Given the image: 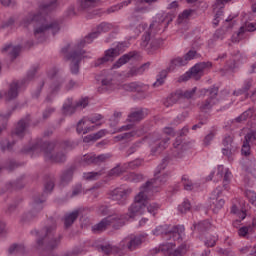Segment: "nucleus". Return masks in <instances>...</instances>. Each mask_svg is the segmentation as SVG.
Segmentation results:
<instances>
[{
    "label": "nucleus",
    "mask_w": 256,
    "mask_h": 256,
    "mask_svg": "<svg viewBox=\"0 0 256 256\" xmlns=\"http://www.w3.org/2000/svg\"><path fill=\"white\" fill-rule=\"evenodd\" d=\"M59 7V2L57 0H44L40 6V12L35 14H29L22 20L23 27H29V25H34V37L37 39L38 43H43L45 41V33L52 31L53 35L59 33L61 27L58 21H53L47 24V19L43 16V13H51Z\"/></svg>",
    "instance_id": "obj_1"
},
{
    "label": "nucleus",
    "mask_w": 256,
    "mask_h": 256,
    "mask_svg": "<svg viewBox=\"0 0 256 256\" xmlns=\"http://www.w3.org/2000/svg\"><path fill=\"white\" fill-rule=\"evenodd\" d=\"M75 144L71 141L55 142H36L30 147H24L22 153H40L43 151L46 161L51 163H65L67 161V151L74 149Z\"/></svg>",
    "instance_id": "obj_2"
},
{
    "label": "nucleus",
    "mask_w": 256,
    "mask_h": 256,
    "mask_svg": "<svg viewBox=\"0 0 256 256\" xmlns=\"http://www.w3.org/2000/svg\"><path fill=\"white\" fill-rule=\"evenodd\" d=\"M94 39H97V32H92L88 36L85 37L84 40H80L76 45L71 46V44H67L64 48H62V53L64 54V58L66 61H70L72 65H79L85 57V47L86 43H91Z\"/></svg>",
    "instance_id": "obj_3"
},
{
    "label": "nucleus",
    "mask_w": 256,
    "mask_h": 256,
    "mask_svg": "<svg viewBox=\"0 0 256 256\" xmlns=\"http://www.w3.org/2000/svg\"><path fill=\"white\" fill-rule=\"evenodd\" d=\"M57 225L46 226L41 230V237L37 240L39 248L44 247L46 251L57 249L61 243V236L57 234Z\"/></svg>",
    "instance_id": "obj_4"
},
{
    "label": "nucleus",
    "mask_w": 256,
    "mask_h": 256,
    "mask_svg": "<svg viewBox=\"0 0 256 256\" xmlns=\"http://www.w3.org/2000/svg\"><path fill=\"white\" fill-rule=\"evenodd\" d=\"M170 160L171 159L169 158V156L164 157L154 172V178L147 181L145 184H143L141 189H144L145 191H149V189H157V187H161V185H165L171 174L169 172L163 173V171L167 169V165H169Z\"/></svg>",
    "instance_id": "obj_5"
},
{
    "label": "nucleus",
    "mask_w": 256,
    "mask_h": 256,
    "mask_svg": "<svg viewBox=\"0 0 256 256\" xmlns=\"http://www.w3.org/2000/svg\"><path fill=\"white\" fill-rule=\"evenodd\" d=\"M145 209H147V191L143 189V191H140L138 195L135 196L134 203L129 206L127 215L130 219H133V217H137V215H143Z\"/></svg>",
    "instance_id": "obj_6"
},
{
    "label": "nucleus",
    "mask_w": 256,
    "mask_h": 256,
    "mask_svg": "<svg viewBox=\"0 0 256 256\" xmlns=\"http://www.w3.org/2000/svg\"><path fill=\"white\" fill-rule=\"evenodd\" d=\"M113 227L115 230H119L121 227L125 226V215L123 214H113L103 218L97 224V231L101 233L103 231H107L109 227Z\"/></svg>",
    "instance_id": "obj_7"
},
{
    "label": "nucleus",
    "mask_w": 256,
    "mask_h": 256,
    "mask_svg": "<svg viewBox=\"0 0 256 256\" xmlns=\"http://www.w3.org/2000/svg\"><path fill=\"white\" fill-rule=\"evenodd\" d=\"M201 95H204V99L199 104V109L202 113H207L211 111L213 107L217 104V95L219 94V87L213 86L212 88L202 89L200 91Z\"/></svg>",
    "instance_id": "obj_8"
},
{
    "label": "nucleus",
    "mask_w": 256,
    "mask_h": 256,
    "mask_svg": "<svg viewBox=\"0 0 256 256\" xmlns=\"http://www.w3.org/2000/svg\"><path fill=\"white\" fill-rule=\"evenodd\" d=\"M133 193V189L131 188H115L108 192V197L111 201H116L117 205L125 206L127 205V199H129V195Z\"/></svg>",
    "instance_id": "obj_9"
},
{
    "label": "nucleus",
    "mask_w": 256,
    "mask_h": 256,
    "mask_svg": "<svg viewBox=\"0 0 256 256\" xmlns=\"http://www.w3.org/2000/svg\"><path fill=\"white\" fill-rule=\"evenodd\" d=\"M161 43H163L161 38H155V35L151 34V32H146L142 36L141 47L149 53H153V51H157L161 47Z\"/></svg>",
    "instance_id": "obj_10"
},
{
    "label": "nucleus",
    "mask_w": 256,
    "mask_h": 256,
    "mask_svg": "<svg viewBox=\"0 0 256 256\" xmlns=\"http://www.w3.org/2000/svg\"><path fill=\"white\" fill-rule=\"evenodd\" d=\"M153 235H165L175 241L181 237V227L173 226L172 228H169L167 224L160 225L153 230Z\"/></svg>",
    "instance_id": "obj_11"
},
{
    "label": "nucleus",
    "mask_w": 256,
    "mask_h": 256,
    "mask_svg": "<svg viewBox=\"0 0 256 256\" xmlns=\"http://www.w3.org/2000/svg\"><path fill=\"white\" fill-rule=\"evenodd\" d=\"M173 21V17L166 15L162 17L159 21L154 20L149 27V30L146 33H150V35H156V33H163L167 27H169V23Z\"/></svg>",
    "instance_id": "obj_12"
},
{
    "label": "nucleus",
    "mask_w": 256,
    "mask_h": 256,
    "mask_svg": "<svg viewBox=\"0 0 256 256\" xmlns=\"http://www.w3.org/2000/svg\"><path fill=\"white\" fill-rule=\"evenodd\" d=\"M41 203H45V197L43 195H42V198L39 196L34 197L32 210L30 212L24 214L22 216L21 221L23 223L33 221V219H35V217H37V214L39 213V211L43 210V205H41Z\"/></svg>",
    "instance_id": "obj_13"
},
{
    "label": "nucleus",
    "mask_w": 256,
    "mask_h": 256,
    "mask_svg": "<svg viewBox=\"0 0 256 256\" xmlns=\"http://www.w3.org/2000/svg\"><path fill=\"white\" fill-rule=\"evenodd\" d=\"M78 11H84L87 13L86 17L88 19H94L95 8L97 7V0H77Z\"/></svg>",
    "instance_id": "obj_14"
},
{
    "label": "nucleus",
    "mask_w": 256,
    "mask_h": 256,
    "mask_svg": "<svg viewBox=\"0 0 256 256\" xmlns=\"http://www.w3.org/2000/svg\"><path fill=\"white\" fill-rule=\"evenodd\" d=\"M205 67L207 66L194 65L192 68H190L189 71L178 78V83H185V81H189L191 77L196 79V81L201 79L203 71H205Z\"/></svg>",
    "instance_id": "obj_15"
},
{
    "label": "nucleus",
    "mask_w": 256,
    "mask_h": 256,
    "mask_svg": "<svg viewBox=\"0 0 256 256\" xmlns=\"http://www.w3.org/2000/svg\"><path fill=\"white\" fill-rule=\"evenodd\" d=\"M152 139H153L154 143H156L155 146H153L151 149L152 155H159L163 151H165V149H167V145H169V141H170L169 137H163L159 133H156Z\"/></svg>",
    "instance_id": "obj_16"
},
{
    "label": "nucleus",
    "mask_w": 256,
    "mask_h": 256,
    "mask_svg": "<svg viewBox=\"0 0 256 256\" xmlns=\"http://www.w3.org/2000/svg\"><path fill=\"white\" fill-rule=\"evenodd\" d=\"M29 125H31V115L28 114L18 121L14 131H12V135L19 137L20 139H23V137H25V132L27 131Z\"/></svg>",
    "instance_id": "obj_17"
},
{
    "label": "nucleus",
    "mask_w": 256,
    "mask_h": 256,
    "mask_svg": "<svg viewBox=\"0 0 256 256\" xmlns=\"http://www.w3.org/2000/svg\"><path fill=\"white\" fill-rule=\"evenodd\" d=\"M26 87L25 85L21 86V80H14L9 85V89L7 92H4L5 101H13V99H17L19 96V89H23Z\"/></svg>",
    "instance_id": "obj_18"
},
{
    "label": "nucleus",
    "mask_w": 256,
    "mask_h": 256,
    "mask_svg": "<svg viewBox=\"0 0 256 256\" xmlns=\"http://www.w3.org/2000/svg\"><path fill=\"white\" fill-rule=\"evenodd\" d=\"M222 145L225 147L222 149L223 155L228 157V159L231 161V159H233V155L235 154V150L237 149L235 146H233V138L231 135H226L224 137Z\"/></svg>",
    "instance_id": "obj_19"
},
{
    "label": "nucleus",
    "mask_w": 256,
    "mask_h": 256,
    "mask_svg": "<svg viewBox=\"0 0 256 256\" xmlns=\"http://www.w3.org/2000/svg\"><path fill=\"white\" fill-rule=\"evenodd\" d=\"M199 53H197V50H190L188 51L184 57H176L171 60V65H187L189 61H193V59H198Z\"/></svg>",
    "instance_id": "obj_20"
},
{
    "label": "nucleus",
    "mask_w": 256,
    "mask_h": 256,
    "mask_svg": "<svg viewBox=\"0 0 256 256\" xmlns=\"http://www.w3.org/2000/svg\"><path fill=\"white\" fill-rule=\"evenodd\" d=\"M173 149H172V156H174L176 159H181L183 157V154L185 153V144H183V139H181V136H178L173 143Z\"/></svg>",
    "instance_id": "obj_21"
},
{
    "label": "nucleus",
    "mask_w": 256,
    "mask_h": 256,
    "mask_svg": "<svg viewBox=\"0 0 256 256\" xmlns=\"http://www.w3.org/2000/svg\"><path fill=\"white\" fill-rule=\"evenodd\" d=\"M101 87L98 88L99 93H105L107 91H113L115 89V83H113V75L108 74L101 79Z\"/></svg>",
    "instance_id": "obj_22"
},
{
    "label": "nucleus",
    "mask_w": 256,
    "mask_h": 256,
    "mask_svg": "<svg viewBox=\"0 0 256 256\" xmlns=\"http://www.w3.org/2000/svg\"><path fill=\"white\" fill-rule=\"evenodd\" d=\"M21 49L22 47L20 45L13 46L11 44H8L2 48V53H4V55H8L11 61L13 62L15 61L16 57H19V54L21 53Z\"/></svg>",
    "instance_id": "obj_23"
},
{
    "label": "nucleus",
    "mask_w": 256,
    "mask_h": 256,
    "mask_svg": "<svg viewBox=\"0 0 256 256\" xmlns=\"http://www.w3.org/2000/svg\"><path fill=\"white\" fill-rule=\"evenodd\" d=\"M48 77L50 79H57L58 84H54V87L52 88V93H55V91H59L61 88V84L65 83V78L61 76L59 73V70L56 67H53L49 72H48Z\"/></svg>",
    "instance_id": "obj_24"
},
{
    "label": "nucleus",
    "mask_w": 256,
    "mask_h": 256,
    "mask_svg": "<svg viewBox=\"0 0 256 256\" xmlns=\"http://www.w3.org/2000/svg\"><path fill=\"white\" fill-rule=\"evenodd\" d=\"M141 59V54L137 52H129L128 54H124L121 56L117 62L116 65H125L131 61V63H135V61H139Z\"/></svg>",
    "instance_id": "obj_25"
},
{
    "label": "nucleus",
    "mask_w": 256,
    "mask_h": 256,
    "mask_svg": "<svg viewBox=\"0 0 256 256\" xmlns=\"http://www.w3.org/2000/svg\"><path fill=\"white\" fill-rule=\"evenodd\" d=\"M247 31L248 32L256 31V24L248 23V24H245L244 26H241L239 31L237 32L236 36L234 35L232 37L233 43H239V41H241V39H242L243 33L247 32Z\"/></svg>",
    "instance_id": "obj_26"
},
{
    "label": "nucleus",
    "mask_w": 256,
    "mask_h": 256,
    "mask_svg": "<svg viewBox=\"0 0 256 256\" xmlns=\"http://www.w3.org/2000/svg\"><path fill=\"white\" fill-rule=\"evenodd\" d=\"M253 87V79L248 78L244 80L242 88L235 90L233 92V95L239 96V95H246V97H249V89Z\"/></svg>",
    "instance_id": "obj_27"
},
{
    "label": "nucleus",
    "mask_w": 256,
    "mask_h": 256,
    "mask_svg": "<svg viewBox=\"0 0 256 256\" xmlns=\"http://www.w3.org/2000/svg\"><path fill=\"white\" fill-rule=\"evenodd\" d=\"M121 53L119 52V46L116 48H110L105 51L104 56L101 58L102 63H107L109 61H113L115 57H119Z\"/></svg>",
    "instance_id": "obj_28"
},
{
    "label": "nucleus",
    "mask_w": 256,
    "mask_h": 256,
    "mask_svg": "<svg viewBox=\"0 0 256 256\" xmlns=\"http://www.w3.org/2000/svg\"><path fill=\"white\" fill-rule=\"evenodd\" d=\"M79 217V210H74L71 213H67L64 215V227L65 229H69V227H71V225H73V223H75V221H77Z\"/></svg>",
    "instance_id": "obj_29"
},
{
    "label": "nucleus",
    "mask_w": 256,
    "mask_h": 256,
    "mask_svg": "<svg viewBox=\"0 0 256 256\" xmlns=\"http://www.w3.org/2000/svg\"><path fill=\"white\" fill-rule=\"evenodd\" d=\"M171 71V67L161 70L157 76L156 81L152 84V87H161V85H165V79H167V75Z\"/></svg>",
    "instance_id": "obj_30"
},
{
    "label": "nucleus",
    "mask_w": 256,
    "mask_h": 256,
    "mask_svg": "<svg viewBox=\"0 0 256 256\" xmlns=\"http://www.w3.org/2000/svg\"><path fill=\"white\" fill-rule=\"evenodd\" d=\"M127 243L128 251H135V249H137V247H139L141 243H143V237L130 235L128 236Z\"/></svg>",
    "instance_id": "obj_31"
},
{
    "label": "nucleus",
    "mask_w": 256,
    "mask_h": 256,
    "mask_svg": "<svg viewBox=\"0 0 256 256\" xmlns=\"http://www.w3.org/2000/svg\"><path fill=\"white\" fill-rule=\"evenodd\" d=\"M142 119H145V112L143 111V108H140L138 110L132 111L128 115L127 121L130 123H138L139 121H142Z\"/></svg>",
    "instance_id": "obj_32"
},
{
    "label": "nucleus",
    "mask_w": 256,
    "mask_h": 256,
    "mask_svg": "<svg viewBox=\"0 0 256 256\" xmlns=\"http://www.w3.org/2000/svg\"><path fill=\"white\" fill-rule=\"evenodd\" d=\"M75 173V167H69L68 169L64 170L61 175V183L62 185H67L73 181V174Z\"/></svg>",
    "instance_id": "obj_33"
},
{
    "label": "nucleus",
    "mask_w": 256,
    "mask_h": 256,
    "mask_svg": "<svg viewBox=\"0 0 256 256\" xmlns=\"http://www.w3.org/2000/svg\"><path fill=\"white\" fill-rule=\"evenodd\" d=\"M37 71H39V67H33L32 69H30L27 72L26 77L20 80V86L24 85L25 87H27V85L31 83L33 79H35V75H37Z\"/></svg>",
    "instance_id": "obj_34"
},
{
    "label": "nucleus",
    "mask_w": 256,
    "mask_h": 256,
    "mask_svg": "<svg viewBox=\"0 0 256 256\" xmlns=\"http://www.w3.org/2000/svg\"><path fill=\"white\" fill-rule=\"evenodd\" d=\"M97 251L98 253H103L104 255H110L115 252V246H112L109 243L98 244Z\"/></svg>",
    "instance_id": "obj_35"
},
{
    "label": "nucleus",
    "mask_w": 256,
    "mask_h": 256,
    "mask_svg": "<svg viewBox=\"0 0 256 256\" xmlns=\"http://www.w3.org/2000/svg\"><path fill=\"white\" fill-rule=\"evenodd\" d=\"M93 163H97V156L95 154H85L80 160V165H82V167L93 165Z\"/></svg>",
    "instance_id": "obj_36"
},
{
    "label": "nucleus",
    "mask_w": 256,
    "mask_h": 256,
    "mask_svg": "<svg viewBox=\"0 0 256 256\" xmlns=\"http://www.w3.org/2000/svg\"><path fill=\"white\" fill-rule=\"evenodd\" d=\"M146 66H133L128 73L123 74L124 77H135L137 75H143L145 73Z\"/></svg>",
    "instance_id": "obj_37"
},
{
    "label": "nucleus",
    "mask_w": 256,
    "mask_h": 256,
    "mask_svg": "<svg viewBox=\"0 0 256 256\" xmlns=\"http://www.w3.org/2000/svg\"><path fill=\"white\" fill-rule=\"evenodd\" d=\"M125 167V164L121 167V164H117L116 167L112 168L108 174H107V178L108 179H114L115 177H119L123 171H125L126 168Z\"/></svg>",
    "instance_id": "obj_38"
},
{
    "label": "nucleus",
    "mask_w": 256,
    "mask_h": 256,
    "mask_svg": "<svg viewBox=\"0 0 256 256\" xmlns=\"http://www.w3.org/2000/svg\"><path fill=\"white\" fill-rule=\"evenodd\" d=\"M8 252L10 255H23L25 253V245L23 244H13L9 247Z\"/></svg>",
    "instance_id": "obj_39"
},
{
    "label": "nucleus",
    "mask_w": 256,
    "mask_h": 256,
    "mask_svg": "<svg viewBox=\"0 0 256 256\" xmlns=\"http://www.w3.org/2000/svg\"><path fill=\"white\" fill-rule=\"evenodd\" d=\"M212 211L213 213H219V210L225 206V199L223 198H212Z\"/></svg>",
    "instance_id": "obj_40"
},
{
    "label": "nucleus",
    "mask_w": 256,
    "mask_h": 256,
    "mask_svg": "<svg viewBox=\"0 0 256 256\" xmlns=\"http://www.w3.org/2000/svg\"><path fill=\"white\" fill-rule=\"evenodd\" d=\"M125 180L130 183H139L143 180V174H137L135 172H130L125 176Z\"/></svg>",
    "instance_id": "obj_41"
},
{
    "label": "nucleus",
    "mask_w": 256,
    "mask_h": 256,
    "mask_svg": "<svg viewBox=\"0 0 256 256\" xmlns=\"http://www.w3.org/2000/svg\"><path fill=\"white\" fill-rule=\"evenodd\" d=\"M75 111H77V107L73 105L72 102H69L68 104L66 103L62 107V113L63 115H66V116L73 115Z\"/></svg>",
    "instance_id": "obj_42"
},
{
    "label": "nucleus",
    "mask_w": 256,
    "mask_h": 256,
    "mask_svg": "<svg viewBox=\"0 0 256 256\" xmlns=\"http://www.w3.org/2000/svg\"><path fill=\"white\" fill-rule=\"evenodd\" d=\"M195 229H197V231H200L201 233L205 232V231H209V229H211V222H209V220H204L199 222L198 224L194 225Z\"/></svg>",
    "instance_id": "obj_43"
},
{
    "label": "nucleus",
    "mask_w": 256,
    "mask_h": 256,
    "mask_svg": "<svg viewBox=\"0 0 256 256\" xmlns=\"http://www.w3.org/2000/svg\"><path fill=\"white\" fill-rule=\"evenodd\" d=\"M247 173H249L252 177H256V159L251 158L247 167H246Z\"/></svg>",
    "instance_id": "obj_44"
},
{
    "label": "nucleus",
    "mask_w": 256,
    "mask_h": 256,
    "mask_svg": "<svg viewBox=\"0 0 256 256\" xmlns=\"http://www.w3.org/2000/svg\"><path fill=\"white\" fill-rule=\"evenodd\" d=\"M181 183L185 191H193V181H191L187 175L182 176Z\"/></svg>",
    "instance_id": "obj_45"
},
{
    "label": "nucleus",
    "mask_w": 256,
    "mask_h": 256,
    "mask_svg": "<svg viewBox=\"0 0 256 256\" xmlns=\"http://www.w3.org/2000/svg\"><path fill=\"white\" fill-rule=\"evenodd\" d=\"M146 208L148 213H150L151 215H153L155 217V215H157V211H159V209H161V205L153 202L148 204V202H146Z\"/></svg>",
    "instance_id": "obj_46"
},
{
    "label": "nucleus",
    "mask_w": 256,
    "mask_h": 256,
    "mask_svg": "<svg viewBox=\"0 0 256 256\" xmlns=\"http://www.w3.org/2000/svg\"><path fill=\"white\" fill-rule=\"evenodd\" d=\"M89 123H91L92 125H95V123H97V119L88 120V121L80 120L76 128L77 133H84L85 129H83V125H89Z\"/></svg>",
    "instance_id": "obj_47"
},
{
    "label": "nucleus",
    "mask_w": 256,
    "mask_h": 256,
    "mask_svg": "<svg viewBox=\"0 0 256 256\" xmlns=\"http://www.w3.org/2000/svg\"><path fill=\"white\" fill-rule=\"evenodd\" d=\"M142 165H143V160L136 159L127 164H124V169H138V167H141Z\"/></svg>",
    "instance_id": "obj_48"
},
{
    "label": "nucleus",
    "mask_w": 256,
    "mask_h": 256,
    "mask_svg": "<svg viewBox=\"0 0 256 256\" xmlns=\"http://www.w3.org/2000/svg\"><path fill=\"white\" fill-rule=\"evenodd\" d=\"M244 139L251 143V145H256V129L250 130L245 136Z\"/></svg>",
    "instance_id": "obj_49"
},
{
    "label": "nucleus",
    "mask_w": 256,
    "mask_h": 256,
    "mask_svg": "<svg viewBox=\"0 0 256 256\" xmlns=\"http://www.w3.org/2000/svg\"><path fill=\"white\" fill-rule=\"evenodd\" d=\"M129 241V236L124 238L117 246H115V253H119L120 251H125V249H129V244L127 243Z\"/></svg>",
    "instance_id": "obj_50"
},
{
    "label": "nucleus",
    "mask_w": 256,
    "mask_h": 256,
    "mask_svg": "<svg viewBox=\"0 0 256 256\" xmlns=\"http://www.w3.org/2000/svg\"><path fill=\"white\" fill-rule=\"evenodd\" d=\"M56 110L57 109L53 106L46 107V109L42 112V119L47 121V119H49V117H51V115L55 113Z\"/></svg>",
    "instance_id": "obj_51"
},
{
    "label": "nucleus",
    "mask_w": 256,
    "mask_h": 256,
    "mask_svg": "<svg viewBox=\"0 0 256 256\" xmlns=\"http://www.w3.org/2000/svg\"><path fill=\"white\" fill-rule=\"evenodd\" d=\"M179 97H180L179 93L168 97L164 102L165 107H171L172 105H175V103L179 101Z\"/></svg>",
    "instance_id": "obj_52"
},
{
    "label": "nucleus",
    "mask_w": 256,
    "mask_h": 256,
    "mask_svg": "<svg viewBox=\"0 0 256 256\" xmlns=\"http://www.w3.org/2000/svg\"><path fill=\"white\" fill-rule=\"evenodd\" d=\"M241 153L242 155H245V157H249V155H251V144L246 139H244Z\"/></svg>",
    "instance_id": "obj_53"
},
{
    "label": "nucleus",
    "mask_w": 256,
    "mask_h": 256,
    "mask_svg": "<svg viewBox=\"0 0 256 256\" xmlns=\"http://www.w3.org/2000/svg\"><path fill=\"white\" fill-rule=\"evenodd\" d=\"M178 211L181 213H187V211H191V202H189V200H184L183 203L178 206Z\"/></svg>",
    "instance_id": "obj_54"
},
{
    "label": "nucleus",
    "mask_w": 256,
    "mask_h": 256,
    "mask_svg": "<svg viewBox=\"0 0 256 256\" xmlns=\"http://www.w3.org/2000/svg\"><path fill=\"white\" fill-rule=\"evenodd\" d=\"M107 31H111V24L102 22L98 25L97 33H107Z\"/></svg>",
    "instance_id": "obj_55"
},
{
    "label": "nucleus",
    "mask_w": 256,
    "mask_h": 256,
    "mask_svg": "<svg viewBox=\"0 0 256 256\" xmlns=\"http://www.w3.org/2000/svg\"><path fill=\"white\" fill-rule=\"evenodd\" d=\"M87 105H89V98L85 97V98H81L80 100H78L75 104L76 109H85V107H87Z\"/></svg>",
    "instance_id": "obj_56"
},
{
    "label": "nucleus",
    "mask_w": 256,
    "mask_h": 256,
    "mask_svg": "<svg viewBox=\"0 0 256 256\" xmlns=\"http://www.w3.org/2000/svg\"><path fill=\"white\" fill-rule=\"evenodd\" d=\"M194 13H195V10H192V9L184 10L181 14H179L178 19L179 21L189 19V17H191Z\"/></svg>",
    "instance_id": "obj_57"
},
{
    "label": "nucleus",
    "mask_w": 256,
    "mask_h": 256,
    "mask_svg": "<svg viewBox=\"0 0 256 256\" xmlns=\"http://www.w3.org/2000/svg\"><path fill=\"white\" fill-rule=\"evenodd\" d=\"M196 92L197 88L194 87L191 90H186L184 93H178V95H180V97H184V99H192Z\"/></svg>",
    "instance_id": "obj_58"
},
{
    "label": "nucleus",
    "mask_w": 256,
    "mask_h": 256,
    "mask_svg": "<svg viewBox=\"0 0 256 256\" xmlns=\"http://www.w3.org/2000/svg\"><path fill=\"white\" fill-rule=\"evenodd\" d=\"M135 87H137V82L123 84L120 86V89H123V91L134 92Z\"/></svg>",
    "instance_id": "obj_59"
},
{
    "label": "nucleus",
    "mask_w": 256,
    "mask_h": 256,
    "mask_svg": "<svg viewBox=\"0 0 256 256\" xmlns=\"http://www.w3.org/2000/svg\"><path fill=\"white\" fill-rule=\"evenodd\" d=\"M8 189H23L24 184L23 181L21 179L16 180L13 183H9L7 185Z\"/></svg>",
    "instance_id": "obj_60"
},
{
    "label": "nucleus",
    "mask_w": 256,
    "mask_h": 256,
    "mask_svg": "<svg viewBox=\"0 0 256 256\" xmlns=\"http://www.w3.org/2000/svg\"><path fill=\"white\" fill-rule=\"evenodd\" d=\"M215 131H211L208 135L205 136L203 144L205 147H209L211 145V141L215 138Z\"/></svg>",
    "instance_id": "obj_61"
},
{
    "label": "nucleus",
    "mask_w": 256,
    "mask_h": 256,
    "mask_svg": "<svg viewBox=\"0 0 256 256\" xmlns=\"http://www.w3.org/2000/svg\"><path fill=\"white\" fill-rule=\"evenodd\" d=\"M113 157L111 153L100 154L97 156V163H105Z\"/></svg>",
    "instance_id": "obj_62"
},
{
    "label": "nucleus",
    "mask_w": 256,
    "mask_h": 256,
    "mask_svg": "<svg viewBox=\"0 0 256 256\" xmlns=\"http://www.w3.org/2000/svg\"><path fill=\"white\" fill-rule=\"evenodd\" d=\"M251 231H253V227L243 226L238 230V235L240 237H245V235H247V233H251Z\"/></svg>",
    "instance_id": "obj_63"
},
{
    "label": "nucleus",
    "mask_w": 256,
    "mask_h": 256,
    "mask_svg": "<svg viewBox=\"0 0 256 256\" xmlns=\"http://www.w3.org/2000/svg\"><path fill=\"white\" fill-rule=\"evenodd\" d=\"M245 196L247 197V199H248L252 204L255 203V201H256V193H255V191L246 190Z\"/></svg>",
    "instance_id": "obj_64"
}]
</instances>
